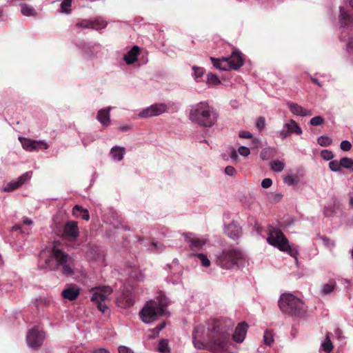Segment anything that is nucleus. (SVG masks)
Segmentation results:
<instances>
[{"instance_id":"nucleus-1","label":"nucleus","mask_w":353,"mask_h":353,"mask_svg":"<svg viewBox=\"0 0 353 353\" xmlns=\"http://www.w3.org/2000/svg\"><path fill=\"white\" fill-rule=\"evenodd\" d=\"M38 267L45 271H59L66 277L75 273V263L72 256L53 245L40 252Z\"/></svg>"},{"instance_id":"nucleus-2","label":"nucleus","mask_w":353,"mask_h":353,"mask_svg":"<svg viewBox=\"0 0 353 353\" xmlns=\"http://www.w3.org/2000/svg\"><path fill=\"white\" fill-rule=\"evenodd\" d=\"M349 5L353 9V0H350ZM339 22L340 23L339 38L341 41L346 42L345 57L353 65V17L343 6H339Z\"/></svg>"},{"instance_id":"nucleus-3","label":"nucleus","mask_w":353,"mask_h":353,"mask_svg":"<svg viewBox=\"0 0 353 353\" xmlns=\"http://www.w3.org/2000/svg\"><path fill=\"white\" fill-rule=\"evenodd\" d=\"M218 117L217 111L208 101H200L190 107L189 119L200 127L212 128Z\"/></svg>"},{"instance_id":"nucleus-4","label":"nucleus","mask_w":353,"mask_h":353,"mask_svg":"<svg viewBox=\"0 0 353 353\" xmlns=\"http://www.w3.org/2000/svg\"><path fill=\"white\" fill-rule=\"evenodd\" d=\"M208 336L210 348L214 353H231V343L228 340L226 330L219 321L215 320L209 325Z\"/></svg>"},{"instance_id":"nucleus-5","label":"nucleus","mask_w":353,"mask_h":353,"mask_svg":"<svg viewBox=\"0 0 353 353\" xmlns=\"http://www.w3.org/2000/svg\"><path fill=\"white\" fill-rule=\"evenodd\" d=\"M278 304L283 313L292 316L302 317L307 312L305 303L291 293L282 294Z\"/></svg>"},{"instance_id":"nucleus-6","label":"nucleus","mask_w":353,"mask_h":353,"mask_svg":"<svg viewBox=\"0 0 353 353\" xmlns=\"http://www.w3.org/2000/svg\"><path fill=\"white\" fill-rule=\"evenodd\" d=\"M243 259V253L237 248H223L216 254V264L223 269L230 270L239 268V262Z\"/></svg>"},{"instance_id":"nucleus-7","label":"nucleus","mask_w":353,"mask_h":353,"mask_svg":"<svg viewBox=\"0 0 353 353\" xmlns=\"http://www.w3.org/2000/svg\"><path fill=\"white\" fill-rule=\"evenodd\" d=\"M165 312L164 306L154 301H147L139 312L141 321L145 323H150L162 316Z\"/></svg>"},{"instance_id":"nucleus-8","label":"nucleus","mask_w":353,"mask_h":353,"mask_svg":"<svg viewBox=\"0 0 353 353\" xmlns=\"http://www.w3.org/2000/svg\"><path fill=\"white\" fill-rule=\"evenodd\" d=\"M74 44L85 59H92L102 50V46L98 42L87 41L82 39H77L74 41Z\"/></svg>"},{"instance_id":"nucleus-9","label":"nucleus","mask_w":353,"mask_h":353,"mask_svg":"<svg viewBox=\"0 0 353 353\" xmlns=\"http://www.w3.org/2000/svg\"><path fill=\"white\" fill-rule=\"evenodd\" d=\"M45 335V332L40 330L37 327L29 330L26 335L28 347L33 350H38L43 343Z\"/></svg>"},{"instance_id":"nucleus-10","label":"nucleus","mask_w":353,"mask_h":353,"mask_svg":"<svg viewBox=\"0 0 353 353\" xmlns=\"http://www.w3.org/2000/svg\"><path fill=\"white\" fill-rule=\"evenodd\" d=\"M288 241V239L281 230L270 227L267 238V241L269 244L281 250H283V247L286 245Z\"/></svg>"},{"instance_id":"nucleus-11","label":"nucleus","mask_w":353,"mask_h":353,"mask_svg":"<svg viewBox=\"0 0 353 353\" xmlns=\"http://www.w3.org/2000/svg\"><path fill=\"white\" fill-rule=\"evenodd\" d=\"M167 112V105L163 103H158L141 110L137 115L141 119H147L159 116Z\"/></svg>"},{"instance_id":"nucleus-12","label":"nucleus","mask_w":353,"mask_h":353,"mask_svg":"<svg viewBox=\"0 0 353 353\" xmlns=\"http://www.w3.org/2000/svg\"><path fill=\"white\" fill-rule=\"evenodd\" d=\"M167 267L169 269V271L168 274L165 278V281L173 285L180 283L181 282L182 268L179 265V260L177 259H174L172 261V264H168Z\"/></svg>"},{"instance_id":"nucleus-13","label":"nucleus","mask_w":353,"mask_h":353,"mask_svg":"<svg viewBox=\"0 0 353 353\" xmlns=\"http://www.w3.org/2000/svg\"><path fill=\"white\" fill-rule=\"evenodd\" d=\"M185 241L188 244L192 251H199L205 245L207 241L205 238L199 236L192 232H185L183 234Z\"/></svg>"},{"instance_id":"nucleus-14","label":"nucleus","mask_w":353,"mask_h":353,"mask_svg":"<svg viewBox=\"0 0 353 353\" xmlns=\"http://www.w3.org/2000/svg\"><path fill=\"white\" fill-rule=\"evenodd\" d=\"M21 145L24 150L29 152L39 149L47 150L49 144L44 140H32L24 137H19Z\"/></svg>"},{"instance_id":"nucleus-15","label":"nucleus","mask_w":353,"mask_h":353,"mask_svg":"<svg viewBox=\"0 0 353 353\" xmlns=\"http://www.w3.org/2000/svg\"><path fill=\"white\" fill-rule=\"evenodd\" d=\"M32 176V172H26L17 179L12 180L7 183L2 188V191L5 192H11L18 189L26 181H29Z\"/></svg>"},{"instance_id":"nucleus-16","label":"nucleus","mask_w":353,"mask_h":353,"mask_svg":"<svg viewBox=\"0 0 353 353\" xmlns=\"http://www.w3.org/2000/svg\"><path fill=\"white\" fill-rule=\"evenodd\" d=\"M227 58L228 59L227 64L228 66V70H236L240 68L244 63L243 54L237 49L234 50L231 54V56Z\"/></svg>"},{"instance_id":"nucleus-17","label":"nucleus","mask_w":353,"mask_h":353,"mask_svg":"<svg viewBox=\"0 0 353 353\" xmlns=\"http://www.w3.org/2000/svg\"><path fill=\"white\" fill-rule=\"evenodd\" d=\"M341 208V203L336 197L333 196L331 202L325 205L323 214L325 217L332 218L336 215Z\"/></svg>"},{"instance_id":"nucleus-18","label":"nucleus","mask_w":353,"mask_h":353,"mask_svg":"<svg viewBox=\"0 0 353 353\" xmlns=\"http://www.w3.org/2000/svg\"><path fill=\"white\" fill-rule=\"evenodd\" d=\"M107 299V295L100 292H94L90 298L92 302H93L97 307L98 310L101 312L104 313L108 310L105 301Z\"/></svg>"},{"instance_id":"nucleus-19","label":"nucleus","mask_w":353,"mask_h":353,"mask_svg":"<svg viewBox=\"0 0 353 353\" xmlns=\"http://www.w3.org/2000/svg\"><path fill=\"white\" fill-rule=\"evenodd\" d=\"M248 325L245 322H241L237 325L232 335V339L236 343H242L247 334Z\"/></svg>"},{"instance_id":"nucleus-20","label":"nucleus","mask_w":353,"mask_h":353,"mask_svg":"<svg viewBox=\"0 0 353 353\" xmlns=\"http://www.w3.org/2000/svg\"><path fill=\"white\" fill-rule=\"evenodd\" d=\"M287 105L290 110V111L296 116L299 117H306V116H310L312 114V111L307 109L304 108L301 105L292 102V101H288Z\"/></svg>"},{"instance_id":"nucleus-21","label":"nucleus","mask_w":353,"mask_h":353,"mask_svg":"<svg viewBox=\"0 0 353 353\" xmlns=\"http://www.w3.org/2000/svg\"><path fill=\"white\" fill-rule=\"evenodd\" d=\"M63 233L67 237L72 239L77 238L79 232L77 222L68 221L64 226Z\"/></svg>"},{"instance_id":"nucleus-22","label":"nucleus","mask_w":353,"mask_h":353,"mask_svg":"<svg viewBox=\"0 0 353 353\" xmlns=\"http://www.w3.org/2000/svg\"><path fill=\"white\" fill-rule=\"evenodd\" d=\"M111 107L101 109L98 111L97 119L101 123L103 127L108 126L110 123V112Z\"/></svg>"},{"instance_id":"nucleus-23","label":"nucleus","mask_w":353,"mask_h":353,"mask_svg":"<svg viewBox=\"0 0 353 353\" xmlns=\"http://www.w3.org/2000/svg\"><path fill=\"white\" fill-rule=\"evenodd\" d=\"M140 52V48L137 46H134L123 57L125 62L128 65H132L137 61V57Z\"/></svg>"},{"instance_id":"nucleus-24","label":"nucleus","mask_w":353,"mask_h":353,"mask_svg":"<svg viewBox=\"0 0 353 353\" xmlns=\"http://www.w3.org/2000/svg\"><path fill=\"white\" fill-rule=\"evenodd\" d=\"M336 288V282L334 279H330L327 283H323L320 290V294L325 296L331 294Z\"/></svg>"},{"instance_id":"nucleus-25","label":"nucleus","mask_w":353,"mask_h":353,"mask_svg":"<svg viewBox=\"0 0 353 353\" xmlns=\"http://www.w3.org/2000/svg\"><path fill=\"white\" fill-rule=\"evenodd\" d=\"M225 232L233 240L238 239L241 234V228L234 224H230L225 227Z\"/></svg>"},{"instance_id":"nucleus-26","label":"nucleus","mask_w":353,"mask_h":353,"mask_svg":"<svg viewBox=\"0 0 353 353\" xmlns=\"http://www.w3.org/2000/svg\"><path fill=\"white\" fill-rule=\"evenodd\" d=\"M125 148L121 146H114L111 148L110 155L112 160L120 161L123 159Z\"/></svg>"},{"instance_id":"nucleus-27","label":"nucleus","mask_w":353,"mask_h":353,"mask_svg":"<svg viewBox=\"0 0 353 353\" xmlns=\"http://www.w3.org/2000/svg\"><path fill=\"white\" fill-rule=\"evenodd\" d=\"M72 214L74 216L81 218L85 221H88L90 219L88 210L79 205H76L74 206L72 209Z\"/></svg>"},{"instance_id":"nucleus-28","label":"nucleus","mask_w":353,"mask_h":353,"mask_svg":"<svg viewBox=\"0 0 353 353\" xmlns=\"http://www.w3.org/2000/svg\"><path fill=\"white\" fill-rule=\"evenodd\" d=\"M79 294V290L78 288H75L74 287H69L66 289H64L62 292V296L70 301L75 300Z\"/></svg>"},{"instance_id":"nucleus-29","label":"nucleus","mask_w":353,"mask_h":353,"mask_svg":"<svg viewBox=\"0 0 353 353\" xmlns=\"http://www.w3.org/2000/svg\"><path fill=\"white\" fill-rule=\"evenodd\" d=\"M210 61L214 68L219 69L220 70L226 71L228 70V59L227 57H223L221 59L210 57Z\"/></svg>"},{"instance_id":"nucleus-30","label":"nucleus","mask_w":353,"mask_h":353,"mask_svg":"<svg viewBox=\"0 0 353 353\" xmlns=\"http://www.w3.org/2000/svg\"><path fill=\"white\" fill-rule=\"evenodd\" d=\"M285 128L288 130L290 134L292 133L300 135L303 133V130L299 125L293 119H290L288 123H285Z\"/></svg>"},{"instance_id":"nucleus-31","label":"nucleus","mask_w":353,"mask_h":353,"mask_svg":"<svg viewBox=\"0 0 353 353\" xmlns=\"http://www.w3.org/2000/svg\"><path fill=\"white\" fill-rule=\"evenodd\" d=\"M283 248V250H281V251L285 252L288 253L289 255H290L292 257L294 258L296 263H297L299 255L298 247L295 245L290 244L289 241H288V243H286V245Z\"/></svg>"},{"instance_id":"nucleus-32","label":"nucleus","mask_w":353,"mask_h":353,"mask_svg":"<svg viewBox=\"0 0 353 353\" xmlns=\"http://www.w3.org/2000/svg\"><path fill=\"white\" fill-rule=\"evenodd\" d=\"M21 13L25 17H37L38 12L33 6L28 3H21Z\"/></svg>"},{"instance_id":"nucleus-33","label":"nucleus","mask_w":353,"mask_h":353,"mask_svg":"<svg viewBox=\"0 0 353 353\" xmlns=\"http://www.w3.org/2000/svg\"><path fill=\"white\" fill-rule=\"evenodd\" d=\"M108 23L101 17L91 19V29L99 30L106 28Z\"/></svg>"},{"instance_id":"nucleus-34","label":"nucleus","mask_w":353,"mask_h":353,"mask_svg":"<svg viewBox=\"0 0 353 353\" xmlns=\"http://www.w3.org/2000/svg\"><path fill=\"white\" fill-rule=\"evenodd\" d=\"M199 327H196L193 332V334H192V342L194 343V347L196 348V349H199V350H203V349H205V345L200 340L198 339V337H199Z\"/></svg>"},{"instance_id":"nucleus-35","label":"nucleus","mask_w":353,"mask_h":353,"mask_svg":"<svg viewBox=\"0 0 353 353\" xmlns=\"http://www.w3.org/2000/svg\"><path fill=\"white\" fill-rule=\"evenodd\" d=\"M321 347L326 353H330L333 350L334 346L330 338V333L326 334L325 341L321 343Z\"/></svg>"},{"instance_id":"nucleus-36","label":"nucleus","mask_w":353,"mask_h":353,"mask_svg":"<svg viewBox=\"0 0 353 353\" xmlns=\"http://www.w3.org/2000/svg\"><path fill=\"white\" fill-rule=\"evenodd\" d=\"M285 168V163L279 160H274L270 163V169L274 172H281Z\"/></svg>"},{"instance_id":"nucleus-37","label":"nucleus","mask_w":353,"mask_h":353,"mask_svg":"<svg viewBox=\"0 0 353 353\" xmlns=\"http://www.w3.org/2000/svg\"><path fill=\"white\" fill-rule=\"evenodd\" d=\"M332 139L328 136L323 135L317 138V143L321 147H328L332 144Z\"/></svg>"},{"instance_id":"nucleus-38","label":"nucleus","mask_w":353,"mask_h":353,"mask_svg":"<svg viewBox=\"0 0 353 353\" xmlns=\"http://www.w3.org/2000/svg\"><path fill=\"white\" fill-rule=\"evenodd\" d=\"M192 69L193 70L192 76H193L194 80L197 82L199 81V79L201 78H202V77L204 74V72H205L204 68H201V67L194 65L192 67Z\"/></svg>"},{"instance_id":"nucleus-39","label":"nucleus","mask_w":353,"mask_h":353,"mask_svg":"<svg viewBox=\"0 0 353 353\" xmlns=\"http://www.w3.org/2000/svg\"><path fill=\"white\" fill-rule=\"evenodd\" d=\"M90 252L93 254V256L95 260H100L103 259V252H102L101 248L96 245L92 246L90 249Z\"/></svg>"},{"instance_id":"nucleus-40","label":"nucleus","mask_w":353,"mask_h":353,"mask_svg":"<svg viewBox=\"0 0 353 353\" xmlns=\"http://www.w3.org/2000/svg\"><path fill=\"white\" fill-rule=\"evenodd\" d=\"M206 83L214 85H217L221 83V81L216 74H214L212 72H209L207 74Z\"/></svg>"},{"instance_id":"nucleus-41","label":"nucleus","mask_w":353,"mask_h":353,"mask_svg":"<svg viewBox=\"0 0 353 353\" xmlns=\"http://www.w3.org/2000/svg\"><path fill=\"white\" fill-rule=\"evenodd\" d=\"M283 181L288 185H296L298 183L299 179L298 176L293 174H288L284 176Z\"/></svg>"},{"instance_id":"nucleus-42","label":"nucleus","mask_w":353,"mask_h":353,"mask_svg":"<svg viewBox=\"0 0 353 353\" xmlns=\"http://www.w3.org/2000/svg\"><path fill=\"white\" fill-rule=\"evenodd\" d=\"M264 343L266 345L270 346L274 342V337L272 332L270 330H265L263 334Z\"/></svg>"},{"instance_id":"nucleus-43","label":"nucleus","mask_w":353,"mask_h":353,"mask_svg":"<svg viewBox=\"0 0 353 353\" xmlns=\"http://www.w3.org/2000/svg\"><path fill=\"white\" fill-rule=\"evenodd\" d=\"M74 27L82 29H91V19H82L76 23Z\"/></svg>"},{"instance_id":"nucleus-44","label":"nucleus","mask_w":353,"mask_h":353,"mask_svg":"<svg viewBox=\"0 0 353 353\" xmlns=\"http://www.w3.org/2000/svg\"><path fill=\"white\" fill-rule=\"evenodd\" d=\"M341 168L350 169L353 166V159L349 157H343L340 159Z\"/></svg>"},{"instance_id":"nucleus-45","label":"nucleus","mask_w":353,"mask_h":353,"mask_svg":"<svg viewBox=\"0 0 353 353\" xmlns=\"http://www.w3.org/2000/svg\"><path fill=\"white\" fill-rule=\"evenodd\" d=\"M194 256L197 257L201 261L203 266L208 268L210 265V261L208 258L207 255L203 253H198L194 254Z\"/></svg>"},{"instance_id":"nucleus-46","label":"nucleus","mask_w":353,"mask_h":353,"mask_svg":"<svg viewBox=\"0 0 353 353\" xmlns=\"http://www.w3.org/2000/svg\"><path fill=\"white\" fill-rule=\"evenodd\" d=\"M325 123V119L321 116L312 117L310 121V124L312 126H318Z\"/></svg>"},{"instance_id":"nucleus-47","label":"nucleus","mask_w":353,"mask_h":353,"mask_svg":"<svg viewBox=\"0 0 353 353\" xmlns=\"http://www.w3.org/2000/svg\"><path fill=\"white\" fill-rule=\"evenodd\" d=\"M339 164H341L340 161H338L336 160H333L329 163V168L331 171L334 172H338L341 170V166Z\"/></svg>"},{"instance_id":"nucleus-48","label":"nucleus","mask_w":353,"mask_h":353,"mask_svg":"<svg viewBox=\"0 0 353 353\" xmlns=\"http://www.w3.org/2000/svg\"><path fill=\"white\" fill-rule=\"evenodd\" d=\"M321 157L325 161H330L334 158V154L331 150H323L321 152Z\"/></svg>"},{"instance_id":"nucleus-49","label":"nucleus","mask_w":353,"mask_h":353,"mask_svg":"<svg viewBox=\"0 0 353 353\" xmlns=\"http://www.w3.org/2000/svg\"><path fill=\"white\" fill-rule=\"evenodd\" d=\"M158 350L160 352H165L168 350V344L166 340L161 339L159 341Z\"/></svg>"},{"instance_id":"nucleus-50","label":"nucleus","mask_w":353,"mask_h":353,"mask_svg":"<svg viewBox=\"0 0 353 353\" xmlns=\"http://www.w3.org/2000/svg\"><path fill=\"white\" fill-rule=\"evenodd\" d=\"M340 148L343 151L347 152L351 150L352 144L347 140H343L341 142Z\"/></svg>"},{"instance_id":"nucleus-51","label":"nucleus","mask_w":353,"mask_h":353,"mask_svg":"<svg viewBox=\"0 0 353 353\" xmlns=\"http://www.w3.org/2000/svg\"><path fill=\"white\" fill-rule=\"evenodd\" d=\"M265 119L263 117H260L257 119L256 121V126L259 130H261L265 128Z\"/></svg>"},{"instance_id":"nucleus-52","label":"nucleus","mask_w":353,"mask_h":353,"mask_svg":"<svg viewBox=\"0 0 353 353\" xmlns=\"http://www.w3.org/2000/svg\"><path fill=\"white\" fill-rule=\"evenodd\" d=\"M278 134H279L278 136L282 139H285L290 137L289 132L288 131L286 128H285V124L283 125L282 130H281L279 132H278Z\"/></svg>"},{"instance_id":"nucleus-53","label":"nucleus","mask_w":353,"mask_h":353,"mask_svg":"<svg viewBox=\"0 0 353 353\" xmlns=\"http://www.w3.org/2000/svg\"><path fill=\"white\" fill-rule=\"evenodd\" d=\"M238 152L243 157H248L250 154V149L246 146H240Z\"/></svg>"},{"instance_id":"nucleus-54","label":"nucleus","mask_w":353,"mask_h":353,"mask_svg":"<svg viewBox=\"0 0 353 353\" xmlns=\"http://www.w3.org/2000/svg\"><path fill=\"white\" fill-rule=\"evenodd\" d=\"M224 172L225 174L230 176H234L236 173L235 168L231 165L225 167Z\"/></svg>"},{"instance_id":"nucleus-55","label":"nucleus","mask_w":353,"mask_h":353,"mask_svg":"<svg viewBox=\"0 0 353 353\" xmlns=\"http://www.w3.org/2000/svg\"><path fill=\"white\" fill-rule=\"evenodd\" d=\"M239 137L242 139H251L252 138V134L249 131L241 130L239 133Z\"/></svg>"},{"instance_id":"nucleus-56","label":"nucleus","mask_w":353,"mask_h":353,"mask_svg":"<svg viewBox=\"0 0 353 353\" xmlns=\"http://www.w3.org/2000/svg\"><path fill=\"white\" fill-rule=\"evenodd\" d=\"M119 353H134V351L128 346L120 345L118 347Z\"/></svg>"},{"instance_id":"nucleus-57","label":"nucleus","mask_w":353,"mask_h":353,"mask_svg":"<svg viewBox=\"0 0 353 353\" xmlns=\"http://www.w3.org/2000/svg\"><path fill=\"white\" fill-rule=\"evenodd\" d=\"M166 325V323L165 321L161 322L159 323L157 326H156L154 329H152V332L155 334H158Z\"/></svg>"},{"instance_id":"nucleus-58","label":"nucleus","mask_w":353,"mask_h":353,"mask_svg":"<svg viewBox=\"0 0 353 353\" xmlns=\"http://www.w3.org/2000/svg\"><path fill=\"white\" fill-rule=\"evenodd\" d=\"M270 155V149L265 148L261 152V158L263 160H268Z\"/></svg>"},{"instance_id":"nucleus-59","label":"nucleus","mask_w":353,"mask_h":353,"mask_svg":"<svg viewBox=\"0 0 353 353\" xmlns=\"http://www.w3.org/2000/svg\"><path fill=\"white\" fill-rule=\"evenodd\" d=\"M272 184V181L271 179L265 178L261 181V186L263 188H270Z\"/></svg>"},{"instance_id":"nucleus-60","label":"nucleus","mask_w":353,"mask_h":353,"mask_svg":"<svg viewBox=\"0 0 353 353\" xmlns=\"http://www.w3.org/2000/svg\"><path fill=\"white\" fill-rule=\"evenodd\" d=\"M229 156L233 161H236L238 159L237 152L234 148H231V151L229 154Z\"/></svg>"},{"instance_id":"nucleus-61","label":"nucleus","mask_w":353,"mask_h":353,"mask_svg":"<svg viewBox=\"0 0 353 353\" xmlns=\"http://www.w3.org/2000/svg\"><path fill=\"white\" fill-rule=\"evenodd\" d=\"M151 248L149 249L154 250H159L160 247L161 246V244L159 243L158 242L152 241L150 243Z\"/></svg>"},{"instance_id":"nucleus-62","label":"nucleus","mask_w":353,"mask_h":353,"mask_svg":"<svg viewBox=\"0 0 353 353\" xmlns=\"http://www.w3.org/2000/svg\"><path fill=\"white\" fill-rule=\"evenodd\" d=\"M130 276L131 277L134 278L135 279H137L138 281H142L143 279V276L142 275L141 273H139V274H137V273L132 274V273H131Z\"/></svg>"},{"instance_id":"nucleus-63","label":"nucleus","mask_w":353,"mask_h":353,"mask_svg":"<svg viewBox=\"0 0 353 353\" xmlns=\"http://www.w3.org/2000/svg\"><path fill=\"white\" fill-rule=\"evenodd\" d=\"M93 353H110V351L106 348L101 347L95 349Z\"/></svg>"},{"instance_id":"nucleus-64","label":"nucleus","mask_w":353,"mask_h":353,"mask_svg":"<svg viewBox=\"0 0 353 353\" xmlns=\"http://www.w3.org/2000/svg\"><path fill=\"white\" fill-rule=\"evenodd\" d=\"M134 303V300L132 298L128 297V298L126 299L125 306V307H130V306L133 305Z\"/></svg>"}]
</instances>
